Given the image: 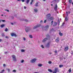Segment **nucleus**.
<instances>
[{
    "label": "nucleus",
    "mask_w": 73,
    "mask_h": 73,
    "mask_svg": "<svg viewBox=\"0 0 73 73\" xmlns=\"http://www.w3.org/2000/svg\"><path fill=\"white\" fill-rule=\"evenodd\" d=\"M50 17V14H48L46 15V17L47 19H48V20H53V17Z\"/></svg>",
    "instance_id": "f257e3e1"
},
{
    "label": "nucleus",
    "mask_w": 73,
    "mask_h": 73,
    "mask_svg": "<svg viewBox=\"0 0 73 73\" xmlns=\"http://www.w3.org/2000/svg\"><path fill=\"white\" fill-rule=\"evenodd\" d=\"M11 57L14 61H16V58L15 55H13Z\"/></svg>",
    "instance_id": "f03ea898"
},
{
    "label": "nucleus",
    "mask_w": 73,
    "mask_h": 73,
    "mask_svg": "<svg viewBox=\"0 0 73 73\" xmlns=\"http://www.w3.org/2000/svg\"><path fill=\"white\" fill-rule=\"evenodd\" d=\"M37 60L36 58H34L32 60H31V61L32 62V63H34L36 62V61Z\"/></svg>",
    "instance_id": "7ed1b4c3"
},
{
    "label": "nucleus",
    "mask_w": 73,
    "mask_h": 73,
    "mask_svg": "<svg viewBox=\"0 0 73 73\" xmlns=\"http://www.w3.org/2000/svg\"><path fill=\"white\" fill-rule=\"evenodd\" d=\"M58 7H57V4H56L55 6V11L56 12V13L58 14V11H57V8Z\"/></svg>",
    "instance_id": "20e7f679"
},
{
    "label": "nucleus",
    "mask_w": 73,
    "mask_h": 73,
    "mask_svg": "<svg viewBox=\"0 0 73 73\" xmlns=\"http://www.w3.org/2000/svg\"><path fill=\"white\" fill-rule=\"evenodd\" d=\"M41 26V25H37L36 26H35L33 28V29H36V28H38V27H40Z\"/></svg>",
    "instance_id": "39448f33"
},
{
    "label": "nucleus",
    "mask_w": 73,
    "mask_h": 73,
    "mask_svg": "<svg viewBox=\"0 0 73 73\" xmlns=\"http://www.w3.org/2000/svg\"><path fill=\"white\" fill-rule=\"evenodd\" d=\"M60 41V38L59 37H57V38L55 40V41L56 42L58 43L59 42V41Z\"/></svg>",
    "instance_id": "423d86ee"
},
{
    "label": "nucleus",
    "mask_w": 73,
    "mask_h": 73,
    "mask_svg": "<svg viewBox=\"0 0 73 73\" xmlns=\"http://www.w3.org/2000/svg\"><path fill=\"white\" fill-rule=\"evenodd\" d=\"M57 72H59V70H58V68H55V73H57Z\"/></svg>",
    "instance_id": "0eeeda50"
},
{
    "label": "nucleus",
    "mask_w": 73,
    "mask_h": 73,
    "mask_svg": "<svg viewBox=\"0 0 73 73\" xmlns=\"http://www.w3.org/2000/svg\"><path fill=\"white\" fill-rule=\"evenodd\" d=\"M68 49H69V47L68 46H67L64 47V51H67Z\"/></svg>",
    "instance_id": "6e6552de"
},
{
    "label": "nucleus",
    "mask_w": 73,
    "mask_h": 73,
    "mask_svg": "<svg viewBox=\"0 0 73 73\" xmlns=\"http://www.w3.org/2000/svg\"><path fill=\"white\" fill-rule=\"evenodd\" d=\"M11 36H15V37H16L17 36L16 35L13 33H11Z\"/></svg>",
    "instance_id": "1a4fd4ad"
},
{
    "label": "nucleus",
    "mask_w": 73,
    "mask_h": 73,
    "mask_svg": "<svg viewBox=\"0 0 73 73\" xmlns=\"http://www.w3.org/2000/svg\"><path fill=\"white\" fill-rule=\"evenodd\" d=\"M45 31H47L48 30V29L49 28V26L48 25H47L45 27Z\"/></svg>",
    "instance_id": "9d476101"
},
{
    "label": "nucleus",
    "mask_w": 73,
    "mask_h": 73,
    "mask_svg": "<svg viewBox=\"0 0 73 73\" xmlns=\"http://www.w3.org/2000/svg\"><path fill=\"white\" fill-rule=\"evenodd\" d=\"M50 42H48L47 43V44L46 45V47H47V48H49V45H50Z\"/></svg>",
    "instance_id": "9b49d317"
},
{
    "label": "nucleus",
    "mask_w": 73,
    "mask_h": 73,
    "mask_svg": "<svg viewBox=\"0 0 73 73\" xmlns=\"http://www.w3.org/2000/svg\"><path fill=\"white\" fill-rule=\"evenodd\" d=\"M48 40V38H44L42 42H45L46 41V40Z\"/></svg>",
    "instance_id": "f8f14e48"
},
{
    "label": "nucleus",
    "mask_w": 73,
    "mask_h": 73,
    "mask_svg": "<svg viewBox=\"0 0 73 73\" xmlns=\"http://www.w3.org/2000/svg\"><path fill=\"white\" fill-rule=\"evenodd\" d=\"M30 1V0H26V2L27 4H28L29 2Z\"/></svg>",
    "instance_id": "ddd939ff"
},
{
    "label": "nucleus",
    "mask_w": 73,
    "mask_h": 73,
    "mask_svg": "<svg viewBox=\"0 0 73 73\" xmlns=\"http://www.w3.org/2000/svg\"><path fill=\"white\" fill-rule=\"evenodd\" d=\"M59 35L60 36H62V35H63L62 33H61V32H60L59 33Z\"/></svg>",
    "instance_id": "4468645a"
},
{
    "label": "nucleus",
    "mask_w": 73,
    "mask_h": 73,
    "mask_svg": "<svg viewBox=\"0 0 73 73\" xmlns=\"http://www.w3.org/2000/svg\"><path fill=\"white\" fill-rule=\"evenodd\" d=\"M48 70L49 72H53V70H52L51 69H48Z\"/></svg>",
    "instance_id": "2eb2a0df"
},
{
    "label": "nucleus",
    "mask_w": 73,
    "mask_h": 73,
    "mask_svg": "<svg viewBox=\"0 0 73 73\" xmlns=\"http://www.w3.org/2000/svg\"><path fill=\"white\" fill-rule=\"evenodd\" d=\"M46 37H48V38H50V36H49V35H46Z\"/></svg>",
    "instance_id": "dca6fc26"
},
{
    "label": "nucleus",
    "mask_w": 73,
    "mask_h": 73,
    "mask_svg": "<svg viewBox=\"0 0 73 73\" xmlns=\"http://www.w3.org/2000/svg\"><path fill=\"white\" fill-rule=\"evenodd\" d=\"M38 66H39V67H41V66H42V64H38Z\"/></svg>",
    "instance_id": "f3484780"
},
{
    "label": "nucleus",
    "mask_w": 73,
    "mask_h": 73,
    "mask_svg": "<svg viewBox=\"0 0 73 73\" xmlns=\"http://www.w3.org/2000/svg\"><path fill=\"white\" fill-rule=\"evenodd\" d=\"M34 12H37L38 11L37 9H34Z\"/></svg>",
    "instance_id": "a211bd4d"
},
{
    "label": "nucleus",
    "mask_w": 73,
    "mask_h": 73,
    "mask_svg": "<svg viewBox=\"0 0 73 73\" xmlns=\"http://www.w3.org/2000/svg\"><path fill=\"white\" fill-rule=\"evenodd\" d=\"M60 20H58V26L60 25Z\"/></svg>",
    "instance_id": "6ab92c4d"
},
{
    "label": "nucleus",
    "mask_w": 73,
    "mask_h": 73,
    "mask_svg": "<svg viewBox=\"0 0 73 73\" xmlns=\"http://www.w3.org/2000/svg\"><path fill=\"white\" fill-rule=\"evenodd\" d=\"M5 26V25L3 24L1 25V28H3Z\"/></svg>",
    "instance_id": "aec40b11"
},
{
    "label": "nucleus",
    "mask_w": 73,
    "mask_h": 73,
    "mask_svg": "<svg viewBox=\"0 0 73 73\" xmlns=\"http://www.w3.org/2000/svg\"><path fill=\"white\" fill-rule=\"evenodd\" d=\"M33 0H31V2L30 3V4H32V3H33Z\"/></svg>",
    "instance_id": "412c9836"
},
{
    "label": "nucleus",
    "mask_w": 73,
    "mask_h": 73,
    "mask_svg": "<svg viewBox=\"0 0 73 73\" xmlns=\"http://www.w3.org/2000/svg\"><path fill=\"white\" fill-rule=\"evenodd\" d=\"M38 2L36 3V4L35 5V7H37V6H38Z\"/></svg>",
    "instance_id": "4be33fe9"
},
{
    "label": "nucleus",
    "mask_w": 73,
    "mask_h": 73,
    "mask_svg": "<svg viewBox=\"0 0 73 73\" xmlns=\"http://www.w3.org/2000/svg\"><path fill=\"white\" fill-rule=\"evenodd\" d=\"M68 72L70 73L71 72H72V70H71V68H70L69 69V70H68Z\"/></svg>",
    "instance_id": "5701e85b"
},
{
    "label": "nucleus",
    "mask_w": 73,
    "mask_h": 73,
    "mask_svg": "<svg viewBox=\"0 0 73 73\" xmlns=\"http://www.w3.org/2000/svg\"><path fill=\"white\" fill-rule=\"evenodd\" d=\"M68 2L69 3H72V0H69Z\"/></svg>",
    "instance_id": "b1692460"
},
{
    "label": "nucleus",
    "mask_w": 73,
    "mask_h": 73,
    "mask_svg": "<svg viewBox=\"0 0 73 73\" xmlns=\"http://www.w3.org/2000/svg\"><path fill=\"white\" fill-rule=\"evenodd\" d=\"M59 66V68H62V67H63V66H64L62 65H60Z\"/></svg>",
    "instance_id": "393cba45"
},
{
    "label": "nucleus",
    "mask_w": 73,
    "mask_h": 73,
    "mask_svg": "<svg viewBox=\"0 0 73 73\" xmlns=\"http://www.w3.org/2000/svg\"><path fill=\"white\" fill-rule=\"evenodd\" d=\"M25 30L26 32H28V31H29V30L28 29H25Z\"/></svg>",
    "instance_id": "a878e982"
},
{
    "label": "nucleus",
    "mask_w": 73,
    "mask_h": 73,
    "mask_svg": "<svg viewBox=\"0 0 73 73\" xmlns=\"http://www.w3.org/2000/svg\"><path fill=\"white\" fill-rule=\"evenodd\" d=\"M21 52H25V50H24L22 49L21 50Z\"/></svg>",
    "instance_id": "bb28decb"
},
{
    "label": "nucleus",
    "mask_w": 73,
    "mask_h": 73,
    "mask_svg": "<svg viewBox=\"0 0 73 73\" xmlns=\"http://www.w3.org/2000/svg\"><path fill=\"white\" fill-rule=\"evenodd\" d=\"M68 18L67 17H65V20L66 21H68Z\"/></svg>",
    "instance_id": "cd10ccee"
},
{
    "label": "nucleus",
    "mask_w": 73,
    "mask_h": 73,
    "mask_svg": "<svg viewBox=\"0 0 73 73\" xmlns=\"http://www.w3.org/2000/svg\"><path fill=\"white\" fill-rule=\"evenodd\" d=\"M4 71H5L4 70H2V71L0 73H3V72H4Z\"/></svg>",
    "instance_id": "c85d7f7f"
},
{
    "label": "nucleus",
    "mask_w": 73,
    "mask_h": 73,
    "mask_svg": "<svg viewBox=\"0 0 73 73\" xmlns=\"http://www.w3.org/2000/svg\"><path fill=\"white\" fill-rule=\"evenodd\" d=\"M29 37L30 38H32V36L31 35H29Z\"/></svg>",
    "instance_id": "c756f323"
},
{
    "label": "nucleus",
    "mask_w": 73,
    "mask_h": 73,
    "mask_svg": "<svg viewBox=\"0 0 73 73\" xmlns=\"http://www.w3.org/2000/svg\"><path fill=\"white\" fill-rule=\"evenodd\" d=\"M5 31L6 32H7V31H8V29H7V28H6V29H5Z\"/></svg>",
    "instance_id": "7c9ffc66"
},
{
    "label": "nucleus",
    "mask_w": 73,
    "mask_h": 73,
    "mask_svg": "<svg viewBox=\"0 0 73 73\" xmlns=\"http://www.w3.org/2000/svg\"><path fill=\"white\" fill-rule=\"evenodd\" d=\"M24 62V60H22L21 61V63H23V62Z\"/></svg>",
    "instance_id": "2f4dec72"
},
{
    "label": "nucleus",
    "mask_w": 73,
    "mask_h": 73,
    "mask_svg": "<svg viewBox=\"0 0 73 73\" xmlns=\"http://www.w3.org/2000/svg\"><path fill=\"white\" fill-rule=\"evenodd\" d=\"M48 63H49V64H52V62H51V61H49L48 62Z\"/></svg>",
    "instance_id": "473e14b6"
},
{
    "label": "nucleus",
    "mask_w": 73,
    "mask_h": 73,
    "mask_svg": "<svg viewBox=\"0 0 73 73\" xmlns=\"http://www.w3.org/2000/svg\"><path fill=\"white\" fill-rule=\"evenodd\" d=\"M64 24H65V23H64L63 22L62 24V26H64Z\"/></svg>",
    "instance_id": "72a5a7b5"
},
{
    "label": "nucleus",
    "mask_w": 73,
    "mask_h": 73,
    "mask_svg": "<svg viewBox=\"0 0 73 73\" xmlns=\"http://www.w3.org/2000/svg\"><path fill=\"white\" fill-rule=\"evenodd\" d=\"M41 46L42 48H44V47L43 46V45H41Z\"/></svg>",
    "instance_id": "f704fd0d"
},
{
    "label": "nucleus",
    "mask_w": 73,
    "mask_h": 73,
    "mask_svg": "<svg viewBox=\"0 0 73 73\" xmlns=\"http://www.w3.org/2000/svg\"><path fill=\"white\" fill-rule=\"evenodd\" d=\"M24 21H26V22H28V20L27 19H25L24 20Z\"/></svg>",
    "instance_id": "c9c22d12"
},
{
    "label": "nucleus",
    "mask_w": 73,
    "mask_h": 73,
    "mask_svg": "<svg viewBox=\"0 0 73 73\" xmlns=\"http://www.w3.org/2000/svg\"><path fill=\"white\" fill-rule=\"evenodd\" d=\"M46 20H44V23H46Z\"/></svg>",
    "instance_id": "e433bc0d"
},
{
    "label": "nucleus",
    "mask_w": 73,
    "mask_h": 73,
    "mask_svg": "<svg viewBox=\"0 0 73 73\" xmlns=\"http://www.w3.org/2000/svg\"><path fill=\"white\" fill-rule=\"evenodd\" d=\"M2 36H4L5 35H4V33H2Z\"/></svg>",
    "instance_id": "4c0bfd02"
},
{
    "label": "nucleus",
    "mask_w": 73,
    "mask_h": 73,
    "mask_svg": "<svg viewBox=\"0 0 73 73\" xmlns=\"http://www.w3.org/2000/svg\"><path fill=\"white\" fill-rule=\"evenodd\" d=\"M13 72H16V70H13Z\"/></svg>",
    "instance_id": "58836bf2"
},
{
    "label": "nucleus",
    "mask_w": 73,
    "mask_h": 73,
    "mask_svg": "<svg viewBox=\"0 0 73 73\" xmlns=\"http://www.w3.org/2000/svg\"><path fill=\"white\" fill-rule=\"evenodd\" d=\"M8 71L9 72H10V70L9 69H8Z\"/></svg>",
    "instance_id": "ea45409f"
},
{
    "label": "nucleus",
    "mask_w": 73,
    "mask_h": 73,
    "mask_svg": "<svg viewBox=\"0 0 73 73\" xmlns=\"http://www.w3.org/2000/svg\"><path fill=\"white\" fill-rule=\"evenodd\" d=\"M6 66L5 64H3V66L4 67V66Z\"/></svg>",
    "instance_id": "a19ab883"
},
{
    "label": "nucleus",
    "mask_w": 73,
    "mask_h": 73,
    "mask_svg": "<svg viewBox=\"0 0 73 73\" xmlns=\"http://www.w3.org/2000/svg\"><path fill=\"white\" fill-rule=\"evenodd\" d=\"M53 23V21H52V22H51V25H53V23Z\"/></svg>",
    "instance_id": "79ce46f5"
},
{
    "label": "nucleus",
    "mask_w": 73,
    "mask_h": 73,
    "mask_svg": "<svg viewBox=\"0 0 73 73\" xmlns=\"http://www.w3.org/2000/svg\"><path fill=\"white\" fill-rule=\"evenodd\" d=\"M40 23H42V21L41 20L40 21Z\"/></svg>",
    "instance_id": "37998d69"
},
{
    "label": "nucleus",
    "mask_w": 73,
    "mask_h": 73,
    "mask_svg": "<svg viewBox=\"0 0 73 73\" xmlns=\"http://www.w3.org/2000/svg\"><path fill=\"white\" fill-rule=\"evenodd\" d=\"M24 8L25 9H26L27 8V7H26L24 6Z\"/></svg>",
    "instance_id": "c03bdc74"
},
{
    "label": "nucleus",
    "mask_w": 73,
    "mask_h": 73,
    "mask_svg": "<svg viewBox=\"0 0 73 73\" xmlns=\"http://www.w3.org/2000/svg\"><path fill=\"white\" fill-rule=\"evenodd\" d=\"M2 21H3V22H4L5 21V20H2Z\"/></svg>",
    "instance_id": "a18cd8bd"
},
{
    "label": "nucleus",
    "mask_w": 73,
    "mask_h": 73,
    "mask_svg": "<svg viewBox=\"0 0 73 73\" xmlns=\"http://www.w3.org/2000/svg\"><path fill=\"white\" fill-rule=\"evenodd\" d=\"M6 10L7 12H9V11L8 10Z\"/></svg>",
    "instance_id": "49530a36"
},
{
    "label": "nucleus",
    "mask_w": 73,
    "mask_h": 73,
    "mask_svg": "<svg viewBox=\"0 0 73 73\" xmlns=\"http://www.w3.org/2000/svg\"><path fill=\"white\" fill-rule=\"evenodd\" d=\"M22 2H24V0H21Z\"/></svg>",
    "instance_id": "de8ad7c7"
},
{
    "label": "nucleus",
    "mask_w": 73,
    "mask_h": 73,
    "mask_svg": "<svg viewBox=\"0 0 73 73\" xmlns=\"http://www.w3.org/2000/svg\"><path fill=\"white\" fill-rule=\"evenodd\" d=\"M12 19H14V17H13V16L12 17Z\"/></svg>",
    "instance_id": "09e8293b"
},
{
    "label": "nucleus",
    "mask_w": 73,
    "mask_h": 73,
    "mask_svg": "<svg viewBox=\"0 0 73 73\" xmlns=\"http://www.w3.org/2000/svg\"><path fill=\"white\" fill-rule=\"evenodd\" d=\"M5 38H8V37L7 36H6Z\"/></svg>",
    "instance_id": "8fccbe9b"
},
{
    "label": "nucleus",
    "mask_w": 73,
    "mask_h": 73,
    "mask_svg": "<svg viewBox=\"0 0 73 73\" xmlns=\"http://www.w3.org/2000/svg\"><path fill=\"white\" fill-rule=\"evenodd\" d=\"M23 40L24 41H25V38H23Z\"/></svg>",
    "instance_id": "3c124183"
},
{
    "label": "nucleus",
    "mask_w": 73,
    "mask_h": 73,
    "mask_svg": "<svg viewBox=\"0 0 73 73\" xmlns=\"http://www.w3.org/2000/svg\"><path fill=\"white\" fill-rule=\"evenodd\" d=\"M55 53H57V51H55Z\"/></svg>",
    "instance_id": "603ef678"
},
{
    "label": "nucleus",
    "mask_w": 73,
    "mask_h": 73,
    "mask_svg": "<svg viewBox=\"0 0 73 73\" xmlns=\"http://www.w3.org/2000/svg\"><path fill=\"white\" fill-rule=\"evenodd\" d=\"M2 41V40L1 39H0V42Z\"/></svg>",
    "instance_id": "864d4df0"
},
{
    "label": "nucleus",
    "mask_w": 73,
    "mask_h": 73,
    "mask_svg": "<svg viewBox=\"0 0 73 73\" xmlns=\"http://www.w3.org/2000/svg\"><path fill=\"white\" fill-rule=\"evenodd\" d=\"M53 31V28H52L51 30V31Z\"/></svg>",
    "instance_id": "5fc2aeb1"
},
{
    "label": "nucleus",
    "mask_w": 73,
    "mask_h": 73,
    "mask_svg": "<svg viewBox=\"0 0 73 73\" xmlns=\"http://www.w3.org/2000/svg\"><path fill=\"white\" fill-rule=\"evenodd\" d=\"M57 23L55 22V25H57Z\"/></svg>",
    "instance_id": "6e6d98bb"
},
{
    "label": "nucleus",
    "mask_w": 73,
    "mask_h": 73,
    "mask_svg": "<svg viewBox=\"0 0 73 73\" xmlns=\"http://www.w3.org/2000/svg\"><path fill=\"white\" fill-rule=\"evenodd\" d=\"M11 23V25H13V23Z\"/></svg>",
    "instance_id": "4d7b16f0"
},
{
    "label": "nucleus",
    "mask_w": 73,
    "mask_h": 73,
    "mask_svg": "<svg viewBox=\"0 0 73 73\" xmlns=\"http://www.w3.org/2000/svg\"><path fill=\"white\" fill-rule=\"evenodd\" d=\"M53 73H55V69H54V72H53Z\"/></svg>",
    "instance_id": "13d9d810"
},
{
    "label": "nucleus",
    "mask_w": 73,
    "mask_h": 73,
    "mask_svg": "<svg viewBox=\"0 0 73 73\" xmlns=\"http://www.w3.org/2000/svg\"><path fill=\"white\" fill-rule=\"evenodd\" d=\"M5 54H7V52H5Z\"/></svg>",
    "instance_id": "bf43d9fd"
},
{
    "label": "nucleus",
    "mask_w": 73,
    "mask_h": 73,
    "mask_svg": "<svg viewBox=\"0 0 73 73\" xmlns=\"http://www.w3.org/2000/svg\"><path fill=\"white\" fill-rule=\"evenodd\" d=\"M66 14H68V12H66Z\"/></svg>",
    "instance_id": "052dcab7"
},
{
    "label": "nucleus",
    "mask_w": 73,
    "mask_h": 73,
    "mask_svg": "<svg viewBox=\"0 0 73 73\" xmlns=\"http://www.w3.org/2000/svg\"><path fill=\"white\" fill-rule=\"evenodd\" d=\"M17 1H21V0H17Z\"/></svg>",
    "instance_id": "680f3d73"
},
{
    "label": "nucleus",
    "mask_w": 73,
    "mask_h": 73,
    "mask_svg": "<svg viewBox=\"0 0 73 73\" xmlns=\"http://www.w3.org/2000/svg\"><path fill=\"white\" fill-rule=\"evenodd\" d=\"M68 13H70V11H68Z\"/></svg>",
    "instance_id": "e2e57ef3"
},
{
    "label": "nucleus",
    "mask_w": 73,
    "mask_h": 73,
    "mask_svg": "<svg viewBox=\"0 0 73 73\" xmlns=\"http://www.w3.org/2000/svg\"><path fill=\"white\" fill-rule=\"evenodd\" d=\"M66 15H67V16H68V14H67Z\"/></svg>",
    "instance_id": "0e129e2a"
},
{
    "label": "nucleus",
    "mask_w": 73,
    "mask_h": 73,
    "mask_svg": "<svg viewBox=\"0 0 73 73\" xmlns=\"http://www.w3.org/2000/svg\"><path fill=\"white\" fill-rule=\"evenodd\" d=\"M47 11H48V10H49V9H47Z\"/></svg>",
    "instance_id": "69168bd1"
},
{
    "label": "nucleus",
    "mask_w": 73,
    "mask_h": 73,
    "mask_svg": "<svg viewBox=\"0 0 73 73\" xmlns=\"http://www.w3.org/2000/svg\"><path fill=\"white\" fill-rule=\"evenodd\" d=\"M45 0H43V1H45Z\"/></svg>",
    "instance_id": "338daca9"
},
{
    "label": "nucleus",
    "mask_w": 73,
    "mask_h": 73,
    "mask_svg": "<svg viewBox=\"0 0 73 73\" xmlns=\"http://www.w3.org/2000/svg\"><path fill=\"white\" fill-rule=\"evenodd\" d=\"M72 5H73V2L72 3Z\"/></svg>",
    "instance_id": "774afa93"
}]
</instances>
